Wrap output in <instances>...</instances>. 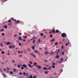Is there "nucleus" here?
Wrapping results in <instances>:
<instances>
[{
	"mask_svg": "<svg viewBox=\"0 0 78 78\" xmlns=\"http://www.w3.org/2000/svg\"><path fill=\"white\" fill-rule=\"evenodd\" d=\"M60 60H61V61H63V59L62 58H60Z\"/></svg>",
	"mask_w": 78,
	"mask_h": 78,
	"instance_id": "52",
	"label": "nucleus"
},
{
	"mask_svg": "<svg viewBox=\"0 0 78 78\" xmlns=\"http://www.w3.org/2000/svg\"><path fill=\"white\" fill-rule=\"evenodd\" d=\"M27 36H24V37H23V38H27Z\"/></svg>",
	"mask_w": 78,
	"mask_h": 78,
	"instance_id": "14",
	"label": "nucleus"
},
{
	"mask_svg": "<svg viewBox=\"0 0 78 78\" xmlns=\"http://www.w3.org/2000/svg\"><path fill=\"white\" fill-rule=\"evenodd\" d=\"M63 71L62 69H61V70H60V72H61V73H62Z\"/></svg>",
	"mask_w": 78,
	"mask_h": 78,
	"instance_id": "61",
	"label": "nucleus"
},
{
	"mask_svg": "<svg viewBox=\"0 0 78 78\" xmlns=\"http://www.w3.org/2000/svg\"><path fill=\"white\" fill-rule=\"evenodd\" d=\"M62 55H64V52H62Z\"/></svg>",
	"mask_w": 78,
	"mask_h": 78,
	"instance_id": "35",
	"label": "nucleus"
},
{
	"mask_svg": "<svg viewBox=\"0 0 78 78\" xmlns=\"http://www.w3.org/2000/svg\"><path fill=\"white\" fill-rule=\"evenodd\" d=\"M11 19L12 20H13V21H15V20H14L13 18H11Z\"/></svg>",
	"mask_w": 78,
	"mask_h": 78,
	"instance_id": "23",
	"label": "nucleus"
},
{
	"mask_svg": "<svg viewBox=\"0 0 78 78\" xmlns=\"http://www.w3.org/2000/svg\"><path fill=\"white\" fill-rule=\"evenodd\" d=\"M58 62H59V63H62V61H60Z\"/></svg>",
	"mask_w": 78,
	"mask_h": 78,
	"instance_id": "33",
	"label": "nucleus"
},
{
	"mask_svg": "<svg viewBox=\"0 0 78 78\" xmlns=\"http://www.w3.org/2000/svg\"><path fill=\"white\" fill-rule=\"evenodd\" d=\"M12 23H9L8 24V25H12Z\"/></svg>",
	"mask_w": 78,
	"mask_h": 78,
	"instance_id": "24",
	"label": "nucleus"
},
{
	"mask_svg": "<svg viewBox=\"0 0 78 78\" xmlns=\"http://www.w3.org/2000/svg\"><path fill=\"white\" fill-rule=\"evenodd\" d=\"M34 38H35V37H33V38H32V39H31L30 40H34Z\"/></svg>",
	"mask_w": 78,
	"mask_h": 78,
	"instance_id": "58",
	"label": "nucleus"
},
{
	"mask_svg": "<svg viewBox=\"0 0 78 78\" xmlns=\"http://www.w3.org/2000/svg\"><path fill=\"white\" fill-rule=\"evenodd\" d=\"M56 33H57L59 32V30H56Z\"/></svg>",
	"mask_w": 78,
	"mask_h": 78,
	"instance_id": "18",
	"label": "nucleus"
},
{
	"mask_svg": "<svg viewBox=\"0 0 78 78\" xmlns=\"http://www.w3.org/2000/svg\"><path fill=\"white\" fill-rule=\"evenodd\" d=\"M52 67L53 68H55V66H52Z\"/></svg>",
	"mask_w": 78,
	"mask_h": 78,
	"instance_id": "34",
	"label": "nucleus"
},
{
	"mask_svg": "<svg viewBox=\"0 0 78 78\" xmlns=\"http://www.w3.org/2000/svg\"><path fill=\"white\" fill-rule=\"evenodd\" d=\"M15 48V46L14 45H12V46L11 45H10L9 47V49L14 48Z\"/></svg>",
	"mask_w": 78,
	"mask_h": 78,
	"instance_id": "2",
	"label": "nucleus"
},
{
	"mask_svg": "<svg viewBox=\"0 0 78 78\" xmlns=\"http://www.w3.org/2000/svg\"><path fill=\"white\" fill-rule=\"evenodd\" d=\"M62 37L63 38L67 37V35L65 33H63L62 34Z\"/></svg>",
	"mask_w": 78,
	"mask_h": 78,
	"instance_id": "1",
	"label": "nucleus"
},
{
	"mask_svg": "<svg viewBox=\"0 0 78 78\" xmlns=\"http://www.w3.org/2000/svg\"><path fill=\"white\" fill-rule=\"evenodd\" d=\"M1 46L2 47L3 46V44H2V43L1 44Z\"/></svg>",
	"mask_w": 78,
	"mask_h": 78,
	"instance_id": "32",
	"label": "nucleus"
},
{
	"mask_svg": "<svg viewBox=\"0 0 78 78\" xmlns=\"http://www.w3.org/2000/svg\"><path fill=\"white\" fill-rule=\"evenodd\" d=\"M55 58H59V56L58 55H57V56H56V57H55Z\"/></svg>",
	"mask_w": 78,
	"mask_h": 78,
	"instance_id": "16",
	"label": "nucleus"
},
{
	"mask_svg": "<svg viewBox=\"0 0 78 78\" xmlns=\"http://www.w3.org/2000/svg\"><path fill=\"white\" fill-rule=\"evenodd\" d=\"M41 68V66H39L38 67V69H39Z\"/></svg>",
	"mask_w": 78,
	"mask_h": 78,
	"instance_id": "37",
	"label": "nucleus"
},
{
	"mask_svg": "<svg viewBox=\"0 0 78 78\" xmlns=\"http://www.w3.org/2000/svg\"><path fill=\"white\" fill-rule=\"evenodd\" d=\"M48 73V71H45V73H45V74H47Z\"/></svg>",
	"mask_w": 78,
	"mask_h": 78,
	"instance_id": "15",
	"label": "nucleus"
},
{
	"mask_svg": "<svg viewBox=\"0 0 78 78\" xmlns=\"http://www.w3.org/2000/svg\"><path fill=\"white\" fill-rule=\"evenodd\" d=\"M41 36H43V34H42V33H41Z\"/></svg>",
	"mask_w": 78,
	"mask_h": 78,
	"instance_id": "54",
	"label": "nucleus"
},
{
	"mask_svg": "<svg viewBox=\"0 0 78 78\" xmlns=\"http://www.w3.org/2000/svg\"><path fill=\"white\" fill-rule=\"evenodd\" d=\"M26 41V40L25 39H24L23 40V41H24V42L25 41Z\"/></svg>",
	"mask_w": 78,
	"mask_h": 78,
	"instance_id": "57",
	"label": "nucleus"
},
{
	"mask_svg": "<svg viewBox=\"0 0 78 78\" xmlns=\"http://www.w3.org/2000/svg\"><path fill=\"white\" fill-rule=\"evenodd\" d=\"M21 69L22 70L24 68H23V67H21Z\"/></svg>",
	"mask_w": 78,
	"mask_h": 78,
	"instance_id": "39",
	"label": "nucleus"
},
{
	"mask_svg": "<svg viewBox=\"0 0 78 78\" xmlns=\"http://www.w3.org/2000/svg\"><path fill=\"white\" fill-rule=\"evenodd\" d=\"M34 52L37 54H39V55H40L39 52L37 50H35L34 51Z\"/></svg>",
	"mask_w": 78,
	"mask_h": 78,
	"instance_id": "5",
	"label": "nucleus"
},
{
	"mask_svg": "<svg viewBox=\"0 0 78 78\" xmlns=\"http://www.w3.org/2000/svg\"><path fill=\"white\" fill-rule=\"evenodd\" d=\"M30 55H32V56L34 58L36 57V55L34 54L30 53Z\"/></svg>",
	"mask_w": 78,
	"mask_h": 78,
	"instance_id": "4",
	"label": "nucleus"
},
{
	"mask_svg": "<svg viewBox=\"0 0 78 78\" xmlns=\"http://www.w3.org/2000/svg\"><path fill=\"white\" fill-rule=\"evenodd\" d=\"M32 48L34 50V49H35V47H34V46H33L32 47Z\"/></svg>",
	"mask_w": 78,
	"mask_h": 78,
	"instance_id": "13",
	"label": "nucleus"
},
{
	"mask_svg": "<svg viewBox=\"0 0 78 78\" xmlns=\"http://www.w3.org/2000/svg\"><path fill=\"white\" fill-rule=\"evenodd\" d=\"M28 66H29V67H30V68H31L32 67V66L30 64H28Z\"/></svg>",
	"mask_w": 78,
	"mask_h": 78,
	"instance_id": "12",
	"label": "nucleus"
},
{
	"mask_svg": "<svg viewBox=\"0 0 78 78\" xmlns=\"http://www.w3.org/2000/svg\"><path fill=\"white\" fill-rule=\"evenodd\" d=\"M7 45H9L10 44V42H8L7 43Z\"/></svg>",
	"mask_w": 78,
	"mask_h": 78,
	"instance_id": "25",
	"label": "nucleus"
},
{
	"mask_svg": "<svg viewBox=\"0 0 78 78\" xmlns=\"http://www.w3.org/2000/svg\"><path fill=\"white\" fill-rule=\"evenodd\" d=\"M19 39L21 41V40H22V38H21V37H19Z\"/></svg>",
	"mask_w": 78,
	"mask_h": 78,
	"instance_id": "31",
	"label": "nucleus"
},
{
	"mask_svg": "<svg viewBox=\"0 0 78 78\" xmlns=\"http://www.w3.org/2000/svg\"><path fill=\"white\" fill-rule=\"evenodd\" d=\"M10 74H13V72H12V71L10 72Z\"/></svg>",
	"mask_w": 78,
	"mask_h": 78,
	"instance_id": "28",
	"label": "nucleus"
},
{
	"mask_svg": "<svg viewBox=\"0 0 78 78\" xmlns=\"http://www.w3.org/2000/svg\"><path fill=\"white\" fill-rule=\"evenodd\" d=\"M22 74H23V73L22 72H20L19 73V74L20 75Z\"/></svg>",
	"mask_w": 78,
	"mask_h": 78,
	"instance_id": "36",
	"label": "nucleus"
},
{
	"mask_svg": "<svg viewBox=\"0 0 78 78\" xmlns=\"http://www.w3.org/2000/svg\"><path fill=\"white\" fill-rule=\"evenodd\" d=\"M26 74L27 75V76H28L29 74H28V73H26Z\"/></svg>",
	"mask_w": 78,
	"mask_h": 78,
	"instance_id": "62",
	"label": "nucleus"
},
{
	"mask_svg": "<svg viewBox=\"0 0 78 78\" xmlns=\"http://www.w3.org/2000/svg\"><path fill=\"white\" fill-rule=\"evenodd\" d=\"M54 53V52H51V54H53V53Z\"/></svg>",
	"mask_w": 78,
	"mask_h": 78,
	"instance_id": "38",
	"label": "nucleus"
},
{
	"mask_svg": "<svg viewBox=\"0 0 78 78\" xmlns=\"http://www.w3.org/2000/svg\"><path fill=\"white\" fill-rule=\"evenodd\" d=\"M8 22L9 23H10L11 22V20H8Z\"/></svg>",
	"mask_w": 78,
	"mask_h": 78,
	"instance_id": "51",
	"label": "nucleus"
},
{
	"mask_svg": "<svg viewBox=\"0 0 78 78\" xmlns=\"http://www.w3.org/2000/svg\"><path fill=\"white\" fill-rule=\"evenodd\" d=\"M22 55H20V56H19V57H22Z\"/></svg>",
	"mask_w": 78,
	"mask_h": 78,
	"instance_id": "45",
	"label": "nucleus"
},
{
	"mask_svg": "<svg viewBox=\"0 0 78 78\" xmlns=\"http://www.w3.org/2000/svg\"><path fill=\"white\" fill-rule=\"evenodd\" d=\"M15 62V61L14 60H13L12 61V62L14 63Z\"/></svg>",
	"mask_w": 78,
	"mask_h": 78,
	"instance_id": "43",
	"label": "nucleus"
},
{
	"mask_svg": "<svg viewBox=\"0 0 78 78\" xmlns=\"http://www.w3.org/2000/svg\"><path fill=\"white\" fill-rule=\"evenodd\" d=\"M35 66H36L37 68L38 66V65H36Z\"/></svg>",
	"mask_w": 78,
	"mask_h": 78,
	"instance_id": "56",
	"label": "nucleus"
},
{
	"mask_svg": "<svg viewBox=\"0 0 78 78\" xmlns=\"http://www.w3.org/2000/svg\"><path fill=\"white\" fill-rule=\"evenodd\" d=\"M51 31H52V32H53V33H55V29H52Z\"/></svg>",
	"mask_w": 78,
	"mask_h": 78,
	"instance_id": "7",
	"label": "nucleus"
},
{
	"mask_svg": "<svg viewBox=\"0 0 78 78\" xmlns=\"http://www.w3.org/2000/svg\"><path fill=\"white\" fill-rule=\"evenodd\" d=\"M17 35L16 34H15V35H14V37H17Z\"/></svg>",
	"mask_w": 78,
	"mask_h": 78,
	"instance_id": "46",
	"label": "nucleus"
},
{
	"mask_svg": "<svg viewBox=\"0 0 78 78\" xmlns=\"http://www.w3.org/2000/svg\"><path fill=\"white\" fill-rule=\"evenodd\" d=\"M53 37V36L52 35H50V37Z\"/></svg>",
	"mask_w": 78,
	"mask_h": 78,
	"instance_id": "50",
	"label": "nucleus"
},
{
	"mask_svg": "<svg viewBox=\"0 0 78 78\" xmlns=\"http://www.w3.org/2000/svg\"><path fill=\"white\" fill-rule=\"evenodd\" d=\"M2 36H4V33H2Z\"/></svg>",
	"mask_w": 78,
	"mask_h": 78,
	"instance_id": "48",
	"label": "nucleus"
},
{
	"mask_svg": "<svg viewBox=\"0 0 78 78\" xmlns=\"http://www.w3.org/2000/svg\"><path fill=\"white\" fill-rule=\"evenodd\" d=\"M52 65H55V63H52Z\"/></svg>",
	"mask_w": 78,
	"mask_h": 78,
	"instance_id": "44",
	"label": "nucleus"
},
{
	"mask_svg": "<svg viewBox=\"0 0 78 78\" xmlns=\"http://www.w3.org/2000/svg\"><path fill=\"white\" fill-rule=\"evenodd\" d=\"M29 62L30 64H31L33 63L32 62H30H30Z\"/></svg>",
	"mask_w": 78,
	"mask_h": 78,
	"instance_id": "40",
	"label": "nucleus"
},
{
	"mask_svg": "<svg viewBox=\"0 0 78 78\" xmlns=\"http://www.w3.org/2000/svg\"><path fill=\"white\" fill-rule=\"evenodd\" d=\"M33 78H36V77L35 76H34Z\"/></svg>",
	"mask_w": 78,
	"mask_h": 78,
	"instance_id": "64",
	"label": "nucleus"
},
{
	"mask_svg": "<svg viewBox=\"0 0 78 78\" xmlns=\"http://www.w3.org/2000/svg\"><path fill=\"white\" fill-rule=\"evenodd\" d=\"M19 44V45H20V46H21L22 45V44H21L20 43Z\"/></svg>",
	"mask_w": 78,
	"mask_h": 78,
	"instance_id": "42",
	"label": "nucleus"
},
{
	"mask_svg": "<svg viewBox=\"0 0 78 78\" xmlns=\"http://www.w3.org/2000/svg\"><path fill=\"white\" fill-rule=\"evenodd\" d=\"M15 21L16 23H15V24H18V23H20V20H17V21H16V20H15Z\"/></svg>",
	"mask_w": 78,
	"mask_h": 78,
	"instance_id": "3",
	"label": "nucleus"
},
{
	"mask_svg": "<svg viewBox=\"0 0 78 78\" xmlns=\"http://www.w3.org/2000/svg\"><path fill=\"white\" fill-rule=\"evenodd\" d=\"M2 75L4 76L5 77V78L6 76V75H4L3 74H2Z\"/></svg>",
	"mask_w": 78,
	"mask_h": 78,
	"instance_id": "21",
	"label": "nucleus"
},
{
	"mask_svg": "<svg viewBox=\"0 0 78 78\" xmlns=\"http://www.w3.org/2000/svg\"><path fill=\"white\" fill-rule=\"evenodd\" d=\"M51 68H52L50 66L48 68V69L50 70V69H51Z\"/></svg>",
	"mask_w": 78,
	"mask_h": 78,
	"instance_id": "9",
	"label": "nucleus"
},
{
	"mask_svg": "<svg viewBox=\"0 0 78 78\" xmlns=\"http://www.w3.org/2000/svg\"><path fill=\"white\" fill-rule=\"evenodd\" d=\"M37 64V63H36V62H35V63H34V66H35Z\"/></svg>",
	"mask_w": 78,
	"mask_h": 78,
	"instance_id": "20",
	"label": "nucleus"
},
{
	"mask_svg": "<svg viewBox=\"0 0 78 78\" xmlns=\"http://www.w3.org/2000/svg\"><path fill=\"white\" fill-rule=\"evenodd\" d=\"M68 44H69L67 43V44H65V45H66V46H67Z\"/></svg>",
	"mask_w": 78,
	"mask_h": 78,
	"instance_id": "47",
	"label": "nucleus"
},
{
	"mask_svg": "<svg viewBox=\"0 0 78 78\" xmlns=\"http://www.w3.org/2000/svg\"><path fill=\"white\" fill-rule=\"evenodd\" d=\"M55 45H57L58 44V42H55Z\"/></svg>",
	"mask_w": 78,
	"mask_h": 78,
	"instance_id": "22",
	"label": "nucleus"
},
{
	"mask_svg": "<svg viewBox=\"0 0 78 78\" xmlns=\"http://www.w3.org/2000/svg\"><path fill=\"white\" fill-rule=\"evenodd\" d=\"M55 40V38H54L52 39L51 40V42H52L53 41H54Z\"/></svg>",
	"mask_w": 78,
	"mask_h": 78,
	"instance_id": "6",
	"label": "nucleus"
},
{
	"mask_svg": "<svg viewBox=\"0 0 78 78\" xmlns=\"http://www.w3.org/2000/svg\"><path fill=\"white\" fill-rule=\"evenodd\" d=\"M43 69L45 70V69H47V68L46 67H44L43 68Z\"/></svg>",
	"mask_w": 78,
	"mask_h": 78,
	"instance_id": "19",
	"label": "nucleus"
},
{
	"mask_svg": "<svg viewBox=\"0 0 78 78\" xmlns=\"http://www.w3.org/2000/svg\"><path fill=\"white\" fill-rule=\"evenodd\" d=\"M17 67L19 68H20V66L19 65H18L17 66Z\"/></svg>",
	"mask_w": 78,
	"mask_h": 78,
	"instance_id": "41",
	"label": "nucleus"
},
{
	"mask_svg": "<svg viewBox=\"0 0 78 78\" xmlns=\"http://www.w3.org/2000/svg\"><path fill=\"white\" fill-rule=\"evenodd\" d=\"M2 54H3L5 53V52L4 51H2Z\"/></svg>",
	"mask_w": 78,
	"mask_h": 78,
	"instance_id": "26",
	"label": "nucleus"
},
{
	"mask_svg": "<svg viewBox=\"0 0 78 78\" xmlns=\"http://www.w3.org/2000/svg\"><path fill=\"white\" fill-rule=\"evenodd\" d=\"M59 52V50H58V51L57 52V55H58Z\"/></svg>",
	"mask_w": 78,
	"mask_h": 78,
	"instance_id": "17",
	"label": "nucleus"
},
{
	"mask_svg": "<svg viewBox=\"0 0 78 78\" xmlns=\"http://www.w3.org/2000/svg\"><path fill=\"white\" fill-rule=\"evenodd\" d=\"M35 41H36V40H34L33 41V43H34Z\"/></svg>",
	"mask_w": 78,
	"mask_h": 78,
	"instance_id": "53",
	"label": "nucleus"
},
{
	"mask_svg": "<svg viewBox=\"0 0 78 78\" xmlns=\"http://www.w3.org/2000/svg\"><path fill=\"white\" fill-rule=\"evenodd\" d=\"M30 78H32L33 77V76H32V75H30Z\"/></svg>",
	"mask_w": 78,
	"mask_h": 78,
	"instance_id": "30",
	"label": "nucleus"
},
{
	"mask_svg": "<svg viewBox=\"0 0 78 78\" xmlns=\"http://www.w3.org/2000/svg\"><path fill=\"white\" fill-rule=\"evenodd\" d=\"M13 71H14V72H16V69H14Z\"/></svg>",
	"mask_w": 78,
	"mask_h": 78,
	"instance_id": "29",
	"label": "nucleus"
},
{
	"mask_svg": "<svg viewBox=\"0 0 78 78\" xmlns=\"http://www.w3.org/2000/svg\"><path fill=\"white\" fill-rule=\"evenodd\" d=\"M23 75H25L26 74V73L25 72H24L23 73Z\"/></svg>",
	"mask_w": 78,
	"mask_h": 78,
	"instance_id": "55",
	"label": "nucleus"
},
{
	"mask_svg": "<svg viewBox=\"0 0 78 78\" xmlns=\"http://www.w3.org/2000/svg\"><path fill=\"white\" fill-rule=\"evenodd\" d=\"M5 28H7V26H4Z\"/></svg>",
	"mask_w": 78,
	"mask_h": 78,
	"instance_id": "27",
	"label": "nucleus"
},
{
	"mask_svg": "<svg viewBox=\"0 0 78 78\" xmlns=\"http://www.w3.org/2000/svg\"><path fill=\"white\" fill-rule=\"evenodd\" d=\"M27 66V65H26L25 64H23V67H24V68H26V67Z\"/></svg>",
	"mask_w": 78,
	"mask_h": 78,
	"instance_id": "8",
	"label": "nucleus"
},
{
	"mask_svg": "<svg viewBox=\"0 0 78 78\" xmlns=\"http://www.w3.org/2000/svg\"><path fill=\"white\" fill-rule=\"evenodd\" d=\"M18 53L19 54H20V51H19L18 52Z\"/></svg>",
	"mask_w": 78,
	"mask_h": 78,
	"instance_id": "60",
	"label": "nucleus"
},
{
	"mask_svg": "<svg viewBox=\"0 0 78 78\" xmlns=\"http://www.w3.org/2000/svg\"><path fill=\"white\" fill-rule=\"evenodd\" d=\"M49 53L47 51H46L44 52V54L45 55H46V54H48V53Z\"/></svg>",
	"mask_w": 78,
	"mask_h": 78,
	"instance_id": "10",
	"label": "nucleus"
},
{
	"mask_svg": "<svg viewBox=\"0 0 78 78\" xmlns=\"http://www.w3.org/2000/svg\"><path fill=\"white\" fill-rule=\"evenodd\" d=\"M40 40H40V39H38V43H40V42H41V41H40Z\"/></svg>",
	"mask_w": 78,
	"mask_h": 78,
	"instance_id": "11",
	"label": "nucleus"
},
{
	"mask_svg": "<svg viewBox=\"0 0 78 78\" xmlns=\"http://www.w3.org/2000/svg\"><path fill=\"white\" fill-rule=\"evenodd\" d=\"M4 29H2L1 30V31H4Z\"/></svg>",
	"mask_w": 78,
	"mask_h": 78,
	"instance_id": "49",
	"label": "nucleus"
},
{
	"mask_svg": "<svg viewBox=\"0 0 78 78\" xmlns=\"http://www.w3.org/2000/svg\"><path fill=\"white\" fill-rule=\"evenodd\" d=\"M2 49H0V51H2Z\"/></svg>",
	"mask_w": 78,
	"mask_h": 78,
	"instance_id": "63",
	"label": "nucleus"
},
{
	"mask_svg": "<svg viewBox=\"0 0 78 78\" xmlns=\"http://www.w3.org/2000/svg\"><path fill=\"white\" fill-rule=\"evenodd\" d=\"M44 62H47V60H44Z\"/></svg>",
	"mask_w": 78,
	"mask_h": 78,
	"instance_id": "59",
	"label": "nucleus"
}]
</instances>
